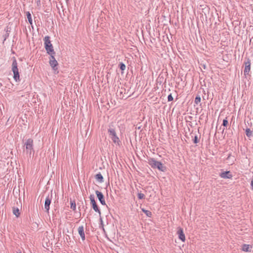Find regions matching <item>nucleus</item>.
<instances>
[{
	"label": "nucleus",
	"mask_w": 253,
	"mask_h": 253,
	"mask_svg": "<svg viewBox=\"0 0 253 253\" xmlns=\"http://www.w3.org/2000/svg\"><path fill=\"white\" fill-rule=\"evenodd\" d=\"M8 29H7L6 30V34L5 35V39H4V40H6V39L9 36V34L8 33Z\"/></svg>",
	"instance_id": "bb28decb"
},
{
	"label": "nucleus",
	"mask_w": 253,
	"mask_h": 253,
	"mask_svg": "<svg viewBox=\"0 0 253 253\" xmlns=\"http://www.w3.org/2000/svg\"><path fill=\"white\" fill-rule=\"evenodd\" d=\"M67 1H68V0H66Z\"/></svg>",
	"instance_id": "7c9ffc66"
},
{
	"label": "nucleus",
	"mask_w": 253,
	"mask_h": 253,
	"mask_svg": "<svg viewBox=\"0 0 253 253\" xmlns=\"http://www.w3.org/2000/svg\"><path fill=\"white\" fill-rule=\"evenodd\" d=\"M252 246L248 244H243L242 245V249L243 251L246 252H251L252 251Z\"/></svg>",
	"instance_id": "4468645a"
},
{
	"label": "nucleus",
	"mask_w": 253,
	"mask_h": 253,
	"mask_svg": "<svg viewBox=\"0 0 253 253\" xmlns=\"http://www.w3.org/2000/svg\"><path fill=\"white\" fill-rule=\"evenodd\" d=\"M173 97L172 96V94H169L168 95V101H169H169H173Z\"/></svg>",
	"instance_id": "393cba45"
},
{
	"label": "nucleus",
	"mask_w": 253,
	"mask_h": 253,
	"mask_svg": "<svg viewBox=\"0 0 253 253\" xmlns=\"http://www.w3.org/2000/svg\"><path fill=\"white\" fill-rule=\"evenodd\" d=\"M246 134L248 137H251L253 136V131L247 128L246 129Z\"/></svg>",
	"instance_id": "f3484780"
},
{
	"label": "nucleus",
	"mask_w": 253,
	"mask_h": 253,
	"mask_svg": "<svg viewBox=\"0 0 253 253\" xmlns=\"http://www.w3.org/2000/svg\"><path fill=\"white\" fill-rule=\"evenodd\" d=\"M25 149L27 153H29L30 155L33 153H34V150L33 149V140L31 138H29L27 140L26 142L24 144Z\"/></svg>",
	"instance_id": "39448f33"
},
{
	"label": "nucleus",
	"mask_w": 253,
	"mask_h": 253,
	"mask_svg": "<svg viewBox=\"0 0 253 253\" xmlns=\"http://www.w3.org/2000/svg\"><path fill=\"white\" fill-rule=\"evenodd\" d=\"M26 16H27V17L28 18L29 23L31 25H32V19L31 14L29 11H28L26 12Z\"/></svg>",
	"instance_id": "a211bd4d"
},
{
	"label": "nucleus",
	"mask_w": 253,
	"mask_h": 253,
	"mask_svg": "<svg viewBox=\"0 0 253 253\" xmlns=\"http://www.w3.org/2000/svg\"><path fill=\"white\" fill-rule=\"evenodd\" d=\"M220 176L223 178H231L232 175L230 174L229 171H224L220 173Z\"/></svg>",
	"instance_id": "f8f14e48"
},
{
	"label": "nucleus",
	"mask_w": 253,
	"mask_h": 253,
	"mask_svg": "<svg viewBox=\"0 0 253 253\" xmlns=\"http://www.w3.org/2000/svg\"><path fill=\"white\" fill-rule=\"evenodd\" d=\"M55 55V54L49 55L50 57H49V62L50 66L52 68V69L54 70L57 69V66L58 64L57 61L55 59V57H54Z\"/></svg>",
	"instance_id": "6e6552de"
},
{
	"label": "nucleus",
	"mask_w": 253,
	"mask_h": 253,
	"mask_svg": "<svg viewBox=\"0 0 253 253\" xmlns=\"http://www.w3.org/2000/svg\"><path fill=\"white\" fill-rule=\"evenodd\" d=\"M12 71L13 73V78L16 82L20 81V76L18 69L17 62L16 59L13 57L11 67Z\"/></svg>",
	"instance_id": "7ed1b4c3"
},
{
	"label": "nucleus",
	"mask_w": 253,
	"mask_h": 253,
	"mask_svg": "<svg viewBox=\"0 0 253 253\" xmlns=\"http://www.w3.org/2000/svg\"><path fill=\"white\" fill-rule=\"evenodd\" d=\"M144 197H145L144 194L141 193H138V198L139 199H143L144 198Z\"/></svg>",
	"instance_id": "b1692460"
},
{
	"label": "nucleus",
	"mask_w": 253,
	"mask_h": 253,
	"mask_svg": "<svg viewBox=\"0 0 253 253\" xmlns=\"http://www.w3.org/2000/svg\"><path fill=\"white\" fill-rule=\"evenodd\" d=\"M95 193H96V196H97L99 202H100V203L102 205H104V206L106 205V202H105V201L104 199V196L103 194H102V193L98 190H96L95 191Z\"/></svg>",
	"instance_id": "9d476101"
},
{
	"label": "nucleus",
	"mask_w": 253,
	"mask_h": 253,
	"mask_svg": "<svg viewBox=\"0 0 253 253\" xmlns=\"http://www.w3.org/2000/svg\"><path fill=\"white\" fill-rule=\"evenodd\" d=\"M22 253L21 252H19V253Z\"/></svg>",
	"instance_id": "c756f323"
},
{
	"label": "nucleus",
	"mask_w": 253,
	"mask_h": 253,
	"mask_svg": "<svg viewBox=\"0 0 253 253\" xmlns=\"http://www.w3.org/2000/svg\"><path fill=\"white\" fill-rule=\"evenodd\" d=\"M44 48L46 51V53L49 55L55 54L53 46L51 43L50 37L48 36H45L43 39Z\"/></svg>",
	"instance_id": "f03ea898"
},
{
	"label": "nucleus",
	"mask_w": 253,
	"mask_h": 253,
	"mask_svg": "<svg viewBox=\"0 0 253 253\" xmlns=\"http://www.w3.org/2000/svg\"><path fill=\"white\" fill-rule=\"evenodd\" d=\"M201 97L199 95H197L195 97L194 102L196 104H198L201 102Z\"/></svg>",
	"instance_id": "aec40b11"
},
{
	"label": "nucleus",
	"mask_w": 253,
	"mask_h": 253,
	"mask_svg": "<svg viewBox=\"0 0 253 253\" xmlns=\"http://www.w3.org/2000/svg\"><path fill=\"white\" fill-rule=\"evenodd\" d=\"M70 204H71V209H72L73 211H75L76 209V205L75 201H70Z\"/></svg>",
	"instance_id": "6ab92c4d"
},
{
	"label": "nucleus",
	"mask_w": 253,
	"mask_h": 253,
	"mask_svg": "<svg viewBox=\"0 0 253 253\" xmlns=\"http://www.w3.org/2000/svg\"><path fill=\"white\" fill-rule=\"evenodd\" d=\"M228 124V122L227 118H226L225 119H224L223 120L222 126L225 127H226L227 126Z\"/></svg>",
	"instance_id": "5701e85b"
},
{
	"label": "nucleus",
	"mask_w": 253,
	"mask_h": 253,
	"mask_svg": "<svg viewBox=\"0 0 253 253\" xmlns=\"http://www.w3.org/2000/svg\"><path fill=\"white\" fill-rule=\"evenodd\" d=\"M13 213L16 216L18 217L20 215V212L18 208L13 207L12 209Z\"/></svg>",
	"instance_id": "dca6fc26"
},
{
	"label": "nucleus",
	"mask_w": 253,
	"mask_h": 253,
	"mask_svg": "<svg viewBox=\"0 0 253 253\" xmlns=\"http://www.w3.org/2000/svg\"><path fill=\"white\" fill-rule=\"evenodd\" d=\"M251 185L252 189L253 190V177L252 178V179L251 181Z\"/></svg>",
	"instance_id": "cd10ccee"
},
{
	"label": "nucleus",
	"mask_w": 253,
	"mask_h": 253,
	"mask_svg": "<svg viewBox=\"0 0 253 253\" xmlns=\"http://www.w3.org/2000/svg\"><path fill=\"white\" fill-rule=\"evenodd\" d=\"M177 233L178 235L179 239L182 241L184 242L185 240V237L183 233V229L181 228H179Z\"/></svg>",
	"instance_id": "9b49d317"
},
{
	"label": "nucleus",
	"mask_w": 253,
	"mask_h": 253,
	"mask_svg": "<svg viewBox=\"0 0 253 253\" xmlns=\"http://www.w3.org/2000/svg\"><path fill=\"white\" fill-rule=\"evenodd\" d=\"M108 132L109 133L110 137H111L113 142L117 144L118 145H120L121 141L119 139V138L117 135L115 129L110 127L108 129Z\"/></svg>",
	"instance_id": "20e7f679"
},
{
	"label": "nucleus",
	"mask_w": 253,
	"mask_h": 253,
	"mask_svg": "<svg viewBox=\"0 0 253 253\" xmlns=\"http://www.w3.org/2000/svg\"><path fill=\"white\" fill-rule=\"evenodd\" d=\"M95 178L99 183L103 182V177L100 172L95 175Z\"/></svg>",
	"instance_id": "2eb2a0df"
},
{
	"label": "nucleus",
	"mask_w": 253,
	"mask_h": 253,
	"mask_svg": "<svg viewBox=\"0 0 253 253\" xmlns=\"http://www.w3.org/2000/svg\"><path fill=\"white\" fill-rule=\"evenodd\" d=\"M244 75L245 77H247L248 75H249L251 68V60L249 58H246L244 62Z\"/></svg>",
	"instance_id": "423d86ee"
},
{
	"label": "nucleus",
	"mask_w": 253,
	"mask_h": 253,
	"mask_svg": "<svg viewBox=\"0 0 253 253\" xmlns=\"http://www.w3.org/2000/svg\"><path fill=\"white\" fill-rule=\"evenodd\" d=\"M78 232L79 235H80L83 241L85 240V234L84 232V228L83 226H79L78 229Z\"/></svg>",
	"instance_id": "ddd939ff"
},
{
	"label": "nucleus",
	"mask_w": 253,
	"mask_h": 253,
	"mask_svg": "<svg viewBox=\"0 0 253 253\" xmlns=\"http://www.w3.org/2000/svg\"><path fill=\"white\" fill-rule=\"evenodd\" d=\"M224 129H225V128H223V130H222V132H223V131H224Z\"/></svg>",
	"instance_id": "c85d7f7f"
},
{
	"label": "nucleus",
	"mask_w": 253,
	"mask_h": 253,
	"mask_svg": "<svg viewBox=\"0 0 253 253\" xmlns=\"http://www.w3.org/2000/svg\"><path fill=\"white\" fill-rule=\"evenodd\" d=\"M52 198V194L51 195H48L45 200L44 202V209L47 212H48L49 208H50V205L51 204V200Z\"/></svg>",
	"instance_id": "1a4fd4ad"
},
{
	"label": "nucleus",
	"mask_w": 253,
	"mask_h": 253,
	"mask_svg": "<svg viewBox=\"0 0 253 253\" xmlns=\"http://www.w3.org/2000/svg\"><path fill=\"white\" fill-rule=\"evenodd\" d=\"M89 199L90 200V204L91 205V206H92L93 209L95 211L98 212L100 215L101 211H100V209H99V208L95 202L94 195H90L89 196Z\"/></svg>",
	"instance_id": "0eeeda50"
},
{
	"label": "nucleus",
	"mask_w": 253,
	"mask_h": 253,
	"mask_svg": "<svg viewBox=\"0 0 253 253\" xmlns=\"http://www.w3.org/2000/svg\"><path fill=\"white\" fill-rule=\"evenodd\" d=\"M142 211L145 213L148 217H151L152 215V212L148 210L143 209Z\"/></svg>",
	"instance_id": "412c9836"
},
{
	"label": "nucleus",
	"mask_w": 253,
	"mask_h": 253,
	"mask_svg": "<svg viewBox=\"0 0 253 253\" xmlns=\"http://www.w3.org/2000/svg\"><path fill=\"white\" fill-rule=\"evenodd\" d=\"M119 67L122 71H124L126 69V65L123 62L120 63Z\"/></svg>",
	"instance_id": "4be33fe9"
},
{
	"label": "nucleus",
	"mask_w": 253,
	"mask_h": 253,
	"mask_svg": "<svg viewBox=\"0 0 253 253\" xmlns=\"http://www.w3.org/2000/svg\"><path fill=\"white\" fill-rule=\"evenodd\" d=\"M148 164L153 169H158L161 171H165L166 167L161 162L156 161L154 158H150L148 160Z\"/></svg>",
	"instance_id": "f257e3e1"
},
{
	"label": "nucleus",
	"mask_w": 253,
	"mask_h": 253,
	"mask_svg": "<svg viewBox=\"0 0 253 253\" xmlns=\"http://www.w3.org/2000/svg\"><path fill=\"white\" fill-rule=\"evenodd\" d=\"M193 142L195 144H197L199 142V139L197 135H195L193 139Z\"/></svg>",
	"instance_id": "a878e982"
}]
</instances>
